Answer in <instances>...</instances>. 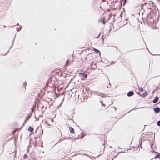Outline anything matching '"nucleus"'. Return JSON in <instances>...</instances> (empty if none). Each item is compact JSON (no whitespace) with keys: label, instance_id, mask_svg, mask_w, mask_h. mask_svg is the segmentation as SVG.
<instances>
[{"label":"nucleus","instance_id":"f257e3e1","mask_svg":"<svg viewBox=\"0 0 160 160\" xmlns=\"http://www.w3.org/2000/svg\"><path fill=\"white\" fill-rule=\"evenodd\" d=\"M78 75L82 80H84L87 77V74L84 73H80L78 74Z\"/></svg>","mask_w":160,"mask_h":160},{"label":"nucleus","instance_id":"f03ea898","mask_svg":"<svg viewBox=\"0 0 160 160\" xmlns=\"http://www.w3.org/2000/svg\"><path fill=\"white\" fill-rule=\"evenodd\" d=\"M154 112L156 113H158L160 111V109L158 107H156L154 108Z\"/></svg>","mask_w":160,"mask_h":160},{"label":"nucleus","instance_id":"7ed1b4c3","mask_svg":"<svg viewBox=\"0 0 160 160\" xmlns=\"http://www.w3.org/2000/svg\"><path fill=\"white\" fill-rule=\"evenodd\" d=\"M134 95V92L132 91H129L127 94L128 96V97H130Z\"/></svg>","mask_w":160,"mask_h":160},{"label":"nucleus","instance_id":"20e7f679","mask_svg":"<svg viewBox=\"0 0 160 160\" xmlns=\"http://www.w3.org/2000/svg\"><path fill=\"white\" fill-rule=\"evenodd\" d=\"M69 130L70 132H71V133H74V130L73 129V128L71 127H69Z\"/></svg>","mask_w":160,"mask_h":160},{"label":"nucleus","instance_id":"39448f33","mask_svg":"<svg viewBox=\"0 0 160 160\" xmlns=\"http://www.w3.org/2000/svg\"><path fill=\"white\" fill-rule=\"evenodd\" d=\"M159 100V98L158 97H156L153 100V102L154 103L157 102Z\"/></svg>","mask_w":160,"mask_h":160},{"label":"nucleus","instance_id":"423d86ee","mask_svg":"<svg viewBox=\"0 0 160 160\" xmlns=\"http://www.w3.org/2000/svg\"><path fill=\"white\" fill-rule=\"evenodd\" d=\"M28 130L30 131L31 132H32L33 131V128L30 126L28 127Z\"/></svg>","mask_w":160,"mask_h":160},{"label":"nucleus","instance_id":"0eeeda50","mask_svg":"<svg viewBox=\"0 0 160 160\" xmlns=\"http://www.w3.org/2000/svg\"><path fill=\"white\" fill-rule=\"evenodd\" d=\"M31 115H29L25 119V120L24 122V123H25L31 117Z\"/></svg>","mask_w":160,"mask_h":160},{"label":"nucleus","instance_id":"6e6552de","mask_svg":"<svg viewBox=\"0 0 160 160\" xmlns=\"http://www.w3.org/2000/svg\"><path fill=\"white\" fill-rule=\"evenodd\" d=\"M93 51L95 52H96V53H100V51L98 50H97V49H95L94 48H93Z\"/></svg>","mask_w":160,"mask_h":160},{"label":"nucleus","instance_id":"1a4fd4ad","mask_svg":"<svg viewBox=\"0 0 160 160\" xmlns=\"http://www.w3.org/2000/svg\"><path fill=\"white\" fill-rule=\"evenodd\" d=\"M68 62H69V60L68 59L66 61L65 65V67L68 66V65H69Z\"/></svg>","mask_w":160,"mask_h":160},{"label":"nucleus","instance_id":"9d476101","mask_svg":"<svg viewBox=\"0 0 160 160\" xmlns=\"http://www.w3.org/2000/svg\"><path fill=\"white\" fill-rule=\"evenodd\" d=\"M148 94H147V91H145L143 94H142V96L143 97H146V96H147V95Z\"/></svg>","mask_w":160,"mask_h":160},{"label":"nucleus","instance_id":"9b49d317","mask_svg":"<svg viewBox=\"0 0 160 160\" xmlns=\"http://www.w3.org/2000/svg\"><path fill=\"white\" fill-rule=\"evenodd\" d=\"M15 36H16V35H15V37H14V38H13V41H12L11 46L10 47V48H9V49H10L11 48H12V46H13V44L14 43V39H15Z\"/></svg>","mask_w":160,"mask_h":160},{"label":"nucleus","instance_id":"f8f14e48","mask_svg":"<svg viewBox=\"0 0 160 160\" xmlns=\"http://www.w3.org/2000/svg\"><path fill=\"white\" fill-rule=\"evenodd\" d=\"M160 158V154H157V155L154 158L156 159L157 158Z\"/></svg>","mask_w":160,"mask_h":160},{"label":"nucleus","instance_id":"ddd939ff","mask_svg":"<svg viewBox=\"0 0 160 160\" xmlns=\"http://www.w3.org/2000/svg\"><path fill=\"white\" fill-rule=\"evenodd\" d=\"M22 28V27L21 26V28L19 27V28H18V27L17 28V31H19L20 30H21V28Z\"/></svg>","mask_w":160,"mask_h":160},{"label":"nucleus","instance_id":"4468645a","mask_svg":"<svg viewBox=\"0 0 160 160\" xmlns=\"http://www.w3.org/2000/svg\"><path fill=\"white\" fill-rule=\"evenodd\" d=\"M55 132H57L58 133L59 132V131H60V130H59V129L58 128H56L55 129Z\"/></svg>","mask_w":160,"mask_h":160},{"label":"nucleus","instance_id":"2eb2a0df","mask_svg":"<svg viewBox=\"0 0 160 160\" xmlns=\"http://www.w3.org/2000/svg\"><path fill=\"white\" fill-rule=\"evenodd\" d=\"M27 82L26 81H25L23 83V85H24V87L25 88H26V85Z\"/></svg>","mask_w":160,"mask_h":160},{"label":"nucleus","instance_id":"dca6fc26","mask_svg":"<svg viewBox=\"0 0 160 160\" xmlns=\"http://www.w3.org/2000/svg\"><path fill=\"white\" fill-rule=\"evenodd\" d=\"M139 90L141 92H142L143 91V89L142 88H139Z\"/></svg>","mask_w":160,"mask_h":160},{"label":"nucleus","instance_id":"f3484780","mask_svg":"<svg viewBox=\"0 0 160 160\" xmlns=\"http://www.w3.org/2000/svg\"><path fill=\"white\" fill-rule=\"evenodd\" d=\"M157 125L158 126H160V121H159L158 122Z\"/></svg>","mask_w":160,"mask_h":160},{"label":"nucleus","instance_id":"a211bd4d","mask_svg":"<svg viewBox=\"0 0 160 160\" xmlns=\"http://www.w3.org/2000/svg\"><path fill=\"white\" fill-rule=\"evenodd\" d=\"M64 96H63V99H62V102H61V105L62 103V102L64 100Z\"/></svg>","mask_w":160,"mask_h":160},{"label":"nucleus","instance_id":"6ab92c4d","mask_svg":"<svg viewBox=\"0 0 160 160\" xmlns=\"http://www.w3.org/2000/svg\"><path fill=\"white\" fill-rule=\"evenodd\" d=\"M24 158H27L28 157V155H27L26 154H25L24 156Z\"/></svg>","mask_w":160,"mask_h":160},{"label":"nucleus","instance_id":"aec40b11","mask_svg":"<svg viewBox=\"0 0 160 160\" xmlns=\"http://www.w3.org/2000/svg\"><path fill=\"white\" fill-rule=\"evenodd\" d=\"M102 106L105 107L106 105L105 104L102 103Z\"/></svg>","mask_w":160,"mask_h":160},{"label":"nucleus","instance_id":"412c9836","mask_svg":"<svg viewBox=\"0 0 160 160\" xmlns=\"http://www.w3.org/2000/svg\"><path fill=\"white\" fill-rule=\"evenodd\" d=\"M9 52V50L7 52H6L5 54L4 55H5L8 52Z\"/></svg>","mask_w":160,"mask_h":160},{"label":"nucleus","instance_id":"4be33fe9","mask_svg":"<svg viewBox=\"0 0 160 160\" xmlns=\"http://www.w3.org/2000/svg\"><path fill=\"white\" fill-rule=\"evenodd\" d=\"M57 89H58V91H59V88H58Z\"/></svg>","mask_w":160,"mask_h":160},{"label":"nucleus","instance_id":"5701e85b","mask_svg":"<svg viewBox=\"0 0 160 160\" xmlns=\"http://www.w3.org/2000/svg\"><path fill=\"white\" fill-rule=\"evenodd\" d=\"M58 107H60V104L58 105Z\"/></svg>","mask_w":160,"mask_h":160},{"label":"nucleus","instance_id":"b1692460","mask_svg":"<svg viewBox=\"0 0 160 160\" xmlns=\"http://www.w3.org/2000/svg\"><path fill=\"white\" fill-rule=\"evenodd\" d=\"M4 28L6 27V26H5V25H4Z\"/></svg>","mask_w":160,"mask_h":160},{"label":"nucleus","instance_id":"393cba45","mask_svg":"<svg viewBox=\"0 0 160 160\" xmlns=\"http://www.w3.org/2000/svg\"><path fill=\"white\" fill-rule=\"evenodd\" d=\"M102 22H103V24L105 23L103 21Z\"/></svg>","mask_w":160,"mask_h":160},{"label":"nucleus","instance_id":"a878e982","mask_svg":"<svg viewBox=\"0 0 160 160\" xmlns=\"http://www.w3.org/2000/svg\"><path fill=\"white\" fill-rule=\"evenodd\" d=\"M63 94H64V93H63H63H62V94L63 95Z\"/></svg>","mask_w":160,"mask_h":160}]
</instances>
